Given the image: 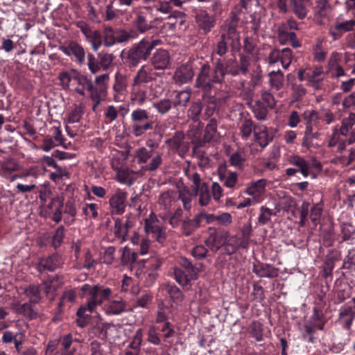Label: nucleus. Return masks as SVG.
Listing matches in <instances>:
<instances>
[{
	"label": "nucleus",
	"instance_id": "1",
	"mask_svg": "<svg viewBox=\"0 0 355 355\" xmlns=\"http://www.w3.org/2000/svg\"><path fill=\"white\" fill-rule=\"evenodd\" d=\"M159 73L149 64L142 65L137 71L131 83V99L139 105L150 100L146 85L155 80Z\"/></svg>",
	"mask_w": 355,
	"mask_h": 355
},
{
	"label": "nucleus",
	"instance_id": "2",
	"mask_svg": "<svg viewBox=\"0 0 355 355\" xmlns=\"http://www.w3.org/2000/svg\"><path fill=\"white\" fill-rule=\"evenodd\" d=\"M223 69L220 64H214L211 69L208 64H204L200 69L195 81V87L200 89L204 93L203 99L209 104H215L216 98L208 95L214 84H221Z\"/></svg>",
	"mask_w": 355,
	"mask_h": 355
},
{
	"label": "nucleus",
	"instance_id": "3",
	"mask_svg": "<svg viewBox=\"0 0 355 355\" xmlns=\"http://www.w3.org/2000/svg\"><path fill=\"white\" fill-rule=\"evenodd\" d=\"M160 44V40L144 38L137 44L132 45L127 52L123 51L124 53L123 58L128 66L135 67L141 60L146 61L151 54L153 49Z\"/></svg>",
	"mask_w": 355,
	"mask_h": 355
},
{
	"label": "nucleus",
	"instance_id": "4",
	"mask_svg": "<svg viewBox=\"0 0 355 355\" xmlns=\"http://www.w3.org/2000/svg\"><path fill=\"white\" fill-rule=\"evenodd\" d=\"M81 291L87 293L89 299L85 305L81 306L78 309L77 315L80 317L83 316L87 311L90 313L94 312L98 305L102 304L112 295V290L110 288L98 284L92 286L85 284L82 286Z\"/></svg>",
	"mask_w": 355,
	"mask_h": 355
},
{
	"label": "nucleus",
	"instance_id": "5",
	"mask_svg": "<svg viewBox=\"0 0 355 355\" xmlns=\"http://www.w3.org/2000/svg\"><path fill=\"white\" fill-rule=\"evenodd\" d=\"M180 268H173V275L176 282L182 286L190 284L191 281L196 280L198 274L204 270V265L199 263L193 265L186 257H181L179 259Z\"/></svg>",
	"mask_w": 355,
	"mask_h": 355
},
{
	"label": "nucleus",
	"instance_id": "6",
	"mask_svg": "<svg viewBox=\"0 0 355 355\" xmlns=\"http://www.w3.org/2000/svg\"><path fill=\"white\" fill-rule=\"evenodd\" d=\"M131 132L135 137L142 136L146 131L152 130L154 122L146 110L137 108L130 114Z\"/></svg>",
	"mask_w": 355,
	"mask_h": 355
},
{
	"label": "nucleus",
	"instance_id": "7",
	"mask_svg": "<svg viewBox=\"0 0 355 355\" xmlns=\"http://www.w3.org/2000/svg\"><path fill=\"white\" fill-rule=\"evenodd\" d=\"M135 157L139 164L146 163L150 158H152L150 163L143 168L144 171H154L159 168L162 162L161 153L153 154L152 150H148L144 147L137 150Z\"/></svg>",
	"mask_w": 355,
	"mask_h": 355
},
{
	"label": "nucleus",
	"instance_id": "8",
	"mask_svg": "<svg viewBox=\"0 0 355 355\" xmlns=\"http://www.w3.org/2000/svg\"><path fill=\"white\" fill-rule=\"evenodd\" d=\"M227 238L228 232L209 228V236L206 239L205 243L211 250L216 252L225 244Z\"/></svg>",
	"mask_w": 355,
	"mask_h": 355
},
{
	"label": "nucleus",
	"instance_id": "9",
	"mask_svg": "<svg viewBox=\"0 0 355 355\" xmlns=\"http://www.w3.org/2000/svg\"><path fill=\"white\" fill-rule=\"evenodd\" d=\"M59 49L67 56L73 55L76 58V61L79 64L84 63L85 51L83 47L76 42L70 41L68 43L60 46Z\"/></svg>",
	"mask_w": 355,
	"mask_h": 355
},
{
	"label": "nucleus",
	"instance_id": "10",
	"mask_svg": "<svg viewBox=\"0 0 355 355\" xmlns=\"http://www.w3.org/2000/svg\"><path fill=\"white\" fill-rule=\"evenodd\" d=\"M242 12L241 8L239 6H235L231 11L230 17L224 24L223 29L226 37L230 38L236 35L238 24L240 20V15Z\"/></svg>",
	"mask_w": 355,
	"mask_h": 355
},
{
	"label": "nucleus",
	"instance_id": "11",
	"mask_svg": "<svg viewBox=\"0 0 355 355\" xmlns=\"http://www.w3.org/2000/svg\"><path fill=\"white\" fill-rule=\"evenodd\" d=\"M166 144L173 150L175 151L181 157L189 150V146L184 141V134L178 131L174 136L165 141Z\"/></svg>",
	"mask_w": 355,
	"mask_h": 355
},
{
	"label": "nucleus",
	"instance_id": "12",
	"mask_svg": "<svg viewBox=\"0 0 355 355\" xmlns=\"http://www.w3.org/2000/svg\"><path fill=\"white\" fill-rule=\"evenodd\" d=\"M308 72L306 73V80L309 85L315 90L321 89L322 82L324 80V71L321 66H314L313 67H307Z\"/></svg>",
	"mask_w": 355,
	"mask_h": 355
},
{
	"label": "nucleus",
	"instance_id": "13",
	"mask_svg": "<svg viewBox=\"0 0 355 355\" xmlns=\"http://www.w3.org/2000/svg\"><path fill=\"white\" fill-rule=\"evenodd\" d=\"M150 63V66L155 69V71L167 69L171 63L169 53L162 49H157L151 58Z\"/></svg>",
	"mask_w": 355,
	"mask_h": 355
},
{
	"label": "nucleus",
	"instance_id": "14",
	"mask_svg": "<svg viewBox=\"0 0 355 355\" xmlns=\"http://www.w3.org/2000/svg\"><path fill=\"white\" fill-rule=\"evenodd\" d=\"M74 80L78 84V87L75 89V91L78 94L85 96V91L87 90L89 92V96L92 94V96H96V92L98 91V89L94 86L92 80L80 73H77L74 77Z\"/></svg>",
	"mask_w": 355,
	"mask_h": 355
},
{
	"label": "nucleus",
	"instance_id": "15",
	"mask_svg": "<svg viewBox=\"0 0 355 355\" xmlns=\"http://www.w3.org/2000/svg\"><path fill=\"white\" fill-rule=\"evenodd\" d=\"M178 199V194L175 190H167L162 192L159 197L157 203L161 210L168 214Z\"/></svg>",
	"mask_w": 355,
	"mask_h": 355
},
{
	"label": "nucleus",
	"instance_id": "16",
	"mask_svg": "<svg viewBox=\"0 0 355 355\" xmlns=\"http://www.w3.org/2000/svg\"><path fill=\"white\" fill-rule=\"evenodd\" d=\"M127 193L118 190L110 199V206L112 214L121 215L125 211Z\"/></svg>",
	"mask_w": 355,
	"mask_h": 355
},
{
	"label": "nucleus",
	"instance_id": "17",
	"mask_svg": "<svg viewBox=\"0 0 355 355\" xmlns=\"http://www.w3.org/2000/svg\"><path fill=\"white\" fill-rule=\"evenodd\" d=\"M266 180L265 179H259L249 183L245 192L253 197L254 202H258L261 200V196L266 191Z\"/></svg>",
	"mask_w": 355,
	"mask_h": 355
},
{
	"label": "nucleus",
	"instance_id": "18",
	"mask_svg": "<svg viewBox=\"0 0 355 355\" xmlns=\"http://www.w3.org/2000/svg\"><path fill=\"white\" fill-rule=\"evenodd\" d=\"M63 264V260L61 256L58 254H53L50 257L42 258L40 259L37 268L42 272L47 270L53 271Z\"/></svg>",
	"mask_w": 355,
	"mask_h": 355
},
{
	"label": "nucleus",
	"instance_id": "19",
	"mask_svg": "<svg viewBox=\"0 0 355 355\" xmlns=\"http://www.w3.org/2000/svg\"><path fill=\"white\" fill-rule=\"evenodd\" d=\"M196 21L200 29L208 33L214 27L216 19L207 11H200L196 15Z\"/></svg>",
	"mask_w": 355,
	"mask_h": 355
},
{
	"label": "nucleus",
	"instance_id": "20",
	"mask_svg": "<svg viewBox=\"0 0 355 355\" xmlns=\"http://www.w3.org/2000/svg\"><path fill=\"white\" fill-rule=\"evenodd\" d=\"M194 76L193 70L189 64L180 66L175 71L173 80L176 84L183 85L192 80Z\"/></svg>",
	"mask_w": 355,
	"mask_h": 355
},
{
	"label": "nucleus",
	"instance_id": "21",
	"mask_svg": "<svg viewBox=\"0 0 355 355\" xmlns=\"http://www.w3.org/2000/svg\"><path fill=\"white\" fill-rule=\"evenodd\" d=\"M252 271L259 277L275 278L279 275V269L268 263L258 262L253 265Z\"/></svg>",
	"mask_w": 355,
	"mask_h": 355
},
{
	"label": "nucleus",
	"instance_id": "22",
	"mask_svg": "<svg viewBox=\"0 0 355 355\" xmlns=\"http://www.w3.org/2000/svg\"><path fill=\"white\" fill-rule=\"evenodd\" d=\"M19 169L20 166L18 162L10 156L0 160V175L4 178H8L10 174Z\"/></svg>",
	"mask_w": 355,
	"mask_h": 355
},
{
	"label": "nucleus",
	"instance_id": "23",
	"mask_svg": "<svg viewBox=\"0 0 355 355\" xmlns=\"http://www.w3.org/2000/svg\"><path fill=\"white\" fill-rule=\"evenodd\" d=\"M354 312L351 306L344 305L340 307L339 311L338 320L341 322L343 327L346 329H349L355 318Z\"/></svg>",
	"mask_w": 355,
	"mask_h": 355
},
{
	"label": "nucleus",
	"instance_id": "24",
	"mask_svg": "<svg viewBox=\"0 0 355 355\" xmlns=\"http://www.w3.org/2000/svg\"><path fill=\"white\" fill-rule=\"evenodd\" d=\"M254 141L262 148H265L271 139L269 137L267 128L264 125H256L253 128Z\"/></svg>",
	"mask_w": 355,
	"mask_h": 355
},
{
	"label": "nucleus",
	"instance_id": "25",
	"mask_svg": "<svg viewBox=\"0 0 355 355\" xmlns=\"http://www.w3.org/2000/svg\"><path fill=\"white\" fill-rule=\"evenodd\" d=\"M63 205V198L60 197L53 198L48 205L49 213L52 214V218L56 223H59L62 219Z\"/></svg>",
	"mask_w": 355,
	"mask_h": 355
},
{
	"label": "nucleus",
	"instance_id": "26",
	"mask_svg": "<svg viewBox=\"0 0 355 355\" xmlns=\"http://www.w3.org/2000/svg\"><path fill=\"white\" fill-rule=\"evenodd\" d=\"M320 134L318 131H314V129L305 130L304 136L303 137L302 145L306 148L308 150L312 148H318L320 145L314 142L315 139H318Z\"/></svg>",
	"mask_w": 355,
	"mask_h": 355
},
{
	"label": "nucleus",
	"instance_id": "27",
	"mask_svg": "<svg viewBox=\"0 0 355 355\" xmlns=\"http://www.w3.org/2000/svg\"><path fill=\"white\" fill-rule=\"evenodd\" d=\"M290 163L297 167L298 170L304 178H307L309 175L311 165L310 163L304 157L299 155L291 156L290 158Z\"/></svg>",
	"mask_w": 355,
	"mask_h": 355
},
{
	"label": "nucleus",
	"instance_id": "28",
	"mask_svg": "<svg viewBox=\"0 0 355 355\" xmlns=\"http://www.w3.org/2000/svg\"><path fill=\"white\" fill-rule=\"evenodd\" d=\"M193 196H195L194 193H192L190 189L187 187L179 189L178 198L181 200L185 211H191Z\"/></svg>",
	"mask_w": 355,
	"mask_h": 355
},
{
	"label": "nucleus",
	"instance_id": "29",
	"mask_svg": "<svg viewBox=\"0 0 355 355\" xmlns=\"http://www.w3.org/2000/svg\"><path fill=\"white\" fill-rule=\"evenodd\" d=\"M200 225L199 216L196 214L193 219L183 220L181 225V231L183 234L188 236L191 235Z\"/></svg>",
	"mask_w": 355,
	"mask_h": 355
},
{
	"label": "nucleus",
	"instance_id": "30",
	"mask_svg": "<svg viewBox=\"0 0 355 355\" xmlns=\"http://www.w3.org/2000/svg\"><path fill=\"white\" fill-rule=\"evenodd\" d=\"M128 85V76L127 74L117 71L114 76L113 89L115 92L122 94L126 91Z\"/></svg>",
	"mask_w": 355,
	"mask_h": 355
},
{
	"label": "nucleus",
	"instance_id": "31",
	"mask_svg": "<svg viewBox=\"0 0 355 355\" xmlns=\"http://www.w3.org/2000/svg\"><path fill=\"white\" fill-rule=\"evenodd\" d=\"M309 2L304 0H291V6L293 12L300 19H304L308 13L307 3Z\"/></svg>",
	"mask_w": 355,
	"mask_h": 355
},
{
	"label": "nucleus",
	"instance_id": "32",
	"mask_svg": "<svg viewBox=\"0 0 355 355\" xmlns=\"http://www.w3.org/2000/svg\"><path fill=\"white\" fill-rule=\"evenodd\" d=\"M220 64L222 67L223 74H222V81H224V78L226 74H232L233 76H236L239 73V69L236 66V62L233 60H229L226 62H223L220 59H218L214 62V64Z\"/></svg>",
	"mask_w": 355,
	"mask_h": 355
},
{
	"label": "nucleus",
	"instance_id": "33",
	"mask_svg": "<svg viewBox=\"0 0 355 355\" xmlns=\"http://www.w3.org/2000/svg\"><path fill=\"white\" fill-rule=\"evenodd\" d=\"M269 83L272 88L279 90L283 87L284 76L281 70L272 71L268 73Z\"/></svg>",
	"mask_w": 355,
	"mask_h": 355
},
{
	"label": "nucleus",
	"instance_id": "34",
	"mask_svg": "<svg viewBox=\"0 0 355 355\" xmlns=\"http://www.w3.org/2000/svg\"><path fill=\"white\" fill-rule=\"evenodd\" d=\"M125 302L123 300H113L105 307V313L108 315H119L125 311Z\"/></svg>",
	"mask_w": 355,
	"mask_h": 355
},
{
	"label": "nucleus",
	"instance_id": "35",
	"mask_svg": "<svg viewBox=\"0 0 355 355\" xmlns=\"http://www.w3.org/2000/svg\"><path fill=\"white\" fill-rule=\"evenodd\" d=\"M194 195L199 196V204L202 207L207 206L211 202V195L209 188L207 183H202L200 190L194 191Z\"/></svg>",
	"mask_w": 355,
	"mask_h": 355
},
{
	"label": "nucleus",
	"instance_id": "36",
	"mask_svg": "<svg viewBox=\"0 0 355 355\" xmlns=\"http://www.w3.org/2000/svg\"><path fill=\"white\" fill-rule=\"evenodd\" d=\"M303 117L306 124L305 130L315 129L319 120L318 112L313 110H307L304 112Z\"/></svg>",
	"mask_w": 355,
	"mask_h": 355
},
{
	"label": "nucleus",
	"instance_id": "37",
	"mask_svg": "<svg viewBox=\"0 0 355 355\" xmlns=\"http://www.w3.org/2000/svg\"><path fill=\"white\" fill-rule=\"evenodd\" d=\"M217 135V121L215 119H211L205 127L203 141L210 142L214 140Z\"/></svg>",
	"mask_w": 355,
	"mask_h": 355
},
{
	"label": "nucleus",
	"instance_id": "38",
	"mask_svg": "<svg viewBox=\"0 0 355 355\" xmlns=\"http://www.w3.org/2000/svg\"><path fill=\"white\" fill-rule=\"evenodd\" d=\"M184 174L187 178L193 182V191L200 190L203 183L202 182L200 174L190 169L189 167L184 168Z\"/></svg>",
	"mask_w": 355,
	"mask_h": 355
},
{
	"label": "nucleus",
	"instance_id": "39",
	"mask_svg": "<svg viewBox=\"0 0 355 355\" xmlns=\"http://www.w3.org/2000/svg\"><path fill=\"white\" fill-rule=\"evenodd\" d=\"M248 332L256 341L259 342L263 340V325L259 321H252L249 325Z\"/></svg>",
	"mask_w": 355,
	"mask_h": 355
},
{
	"label": "nucleus",
	"instance_id": "40",
	"mask_svg": "<svg viewBox=\"0 0 355 355\" xmlns=\"http://www.w3.org/2000/svg\"><path fill=\"white\" fill-rule=\"evenodd\" d=\"M119 251L121 252V262L123 265L132 264L136 262L137 259V252H131L128 247L122 248Z\"/></svg>",
	"mask_w": 355,
	"mask_h": 355
},
{
	"label": "nucleus",
	"instance_id": "41",
	"mask_svg": "<svg viewBox=\"0 0 355 355\" xmlns=\"http://www.w3.org/2000/svg\"><path fill=\"white\" fill-rule=\"evenodd\" d=\"M329 8V5L327 0H320L318 3L314 18L318 24H322V19L327 16Z\"/></svg>",
	"mask_w": 355,
	"mask_h": 355
},
{
	"label": "nucleus",
	"instance_id": "42",
	"mask_svg": "<svg viewBox=\"0 0 355 355\" xmlns=\"http://www.w3.org/2000/svg\"><path fill=\"white\" fill-rule=\"evenodd\" d=\"M128 227L129 225L128 223H126L125 227H123L121 219L116 218L114 220V232L116 237L121 239V242H123L125 240Z\"/></svg>",
	"mask_w": 355,
	"mask_h": 355
},
{
	"label": "nucleus",
	"instance_id": "43",
	"mask_svg": "<svg viewBox=\"0 0 355 355\" xmlns=\"http://www.w3.org/2000/svg\"><path fill=\"white\" fill-rule=\"evenodd\" d=\"M254 126H253L252 121L247 117L243 118L241 120V125L239 127L241 137L244 139H247L251 135Z\"/></svg>",
	"mask_w": 355,
	"mask_h": 355
},
{
	"label": "nucleus",
	"instance_id": "44",
	"mask_svg": "<svg viewBox=\"0 0 355 355\" xmlns=\"http://www.w3.org/2000/svg\"><path fill=\"white\" fill-rule=\"evenodd\" d=\"M323 40L318 38L315 44L313 46V58L316 62H323L327 55V53L322 49Z\"/></svg>",
	"mask_w": 355,
	"mask_h": 355
},
{
	"label": "nucleus",
	"instance_id": "45",
	"mask_svg": "<svg viewBox=\"0 0 355 355\" xmlns=\"http://www.w3.org/2000/svg\"><path fill=\"white\" fill-rule=\"evenodd\" d=\"M15 311L30 320L35 318L37 315V312L34 311L31 303H24L19 305L15 309Z\"/></svg>",
	"mask_w": 355,
	"mask_h": 355
},
{
	"label": "nucleus",
	"instance_id": "46",
	"mask_svg": "<svg viewBox=\"0 0 355 355\" xmlns=\"http://www.w3.org/2000/svg\"><path fill=\"white\" fill-rule=\"evenodd\" d=\"M84 113V107L81 104L76 105L69 113L67 123H74L80 121Z\"/></svg>",
	"mask_w": 355,
	"mask_h": 355
},
{
	"label": "nucleus",
	"instance_id": "47",
	"mask_svg": "<svg viewBox=\"0 0 355 355\" xmlns=\"http://www.w3.org/2000/svg\"><path fill=\"white\" fill-rule=\"evenodd\" d=\"M133 172L124 167L116 172V180L121 183H128L129 186L132 184Z\"/></svg>",
	"mask_w": 355,
	"mask_h": 355
},
{
	"label": "nucleus",
	"instance_id": "48",
	"mask_svg": "<svg viewBox=\"0 0 355 355\" xmlns=\"http://www.w3.org/2000/svg\"><path fill=\"white\" fill-rule=\"evenodd\" d=\"M293 53L289 48H284L279 51V60L281 62L284 69H288L293 60Z\"/></svg>",
	"mask_w": 355,
	"mask_h": 355
},
{
	"label": "nucleus",
	"instance_id": "49",
	"mask_svg": "<svg viewBox=\"0 0 355 355\" xmlns=\"http://www.w3.org/2000/svg\"><path fill=\"white\" fill-rule=\"evenodd\" d=\"M87 41L91 43L93 50L96 52L102 45V35L98 31H92L87 37Z\"/></svg>",
	"mask_w": 355,
	"mask_h": 355
},
{
	"label": "nucleus",
	"instance_id": "50",
	"mask_svg": "<svg viewBox=\"0 0 355 355\" xmlns=\"http://www.w3.org/2000/svg\"><path fill=\"white\" fill-rule=\"evenodd\" d=\"M355 122V114L350 113L347 118H345L342 121V125L339 130L338 133L340 135L346 136L349 130L352 128V126Z\"/></svg>",
	"mask_w": 355,
	"mask_h": 355
},
{
	"label": "nucleus",
	"instance_id": "51",
	"mask_svg": "<svg viewBox=\"0 0 355 355\" xmlns=\"http://www.w3.org/2000/svg\"><path fill=\"white\" fill-rule=\"evenodd\" d=\"M183 215V211L181 208H178L171 216H164L163 218L166 220L168 218V223L172 227H178L180 225V222H182V218Z\"/></svg>",
	"mask_w": 355,
	"mask_h": 355
},
{
	"label": "nucleus",
	"instance_id": "52",
	"mask_svg": "<svg viewBox=\"0 0 355 355\" xmlns=\"http://www.w3.org/2000/svg\"><path fill=\"white\" fill-rule=\"evenodd\" d=\"M229 162L232 166L241 168L245 162V154L242 151H236L233 153L229 159Z\"/></svg>",
	"mask_w": 355,
	"mask_h": 355
},
{
	"label": "nucleus",
	"instance_id": "53",
	"mask_svg": "<svg viewBox=\"0 0 355 355\" xmlns=\"http://www.w3.org/2000/svg\"><path fill=\"white\" fill-rule=\"evenodd\" d=\"M275 214V213L272 209L265 206H262L260 208V212L258 217V223L260 225H266L270 220L271 216Z\"/></svg>",
	"mask_w": 355,
	"mask_h": 355
},
{
	"label": "nucleus",
	"instance_id": "54",
	"mask_svg": "<svg viewBox=\"0 0 355 355\" xmlns=\"http://www.w3.org/2000/svg\"><path fill=\"white\" fill-rule=\"evenodd\" d=\"M75 341H76V339H73L71 334L61 336L59 340L61 348L59 351H70L72 347H75L73 345Z\"/></svg>",
	"mask_w": 355,
	"mask_h": 355
},
{
	"label": "nucleus",
	"instance_id": "55",
	"mask_svg": "<svg viewBox=\"0 0 355 355\" xmlns=\"http://www.w3.org/2000/svg\"><path fill=\"white\" fill-rule=\"evenodd\" d=\"M225 250L229 254H232L234 253L240 245V241L239 239L236 236H233L231 237H229L227 239L226 243H225Z\"/></svg>",
	"mask_w": 355,
	"mask_h": 355
},
{
	"label": "nucleus",
	"instance_id": "56",
	"mask_svg": "<svg viewBox=\"0 0 355 355\" xmlns=\"http://www.w3.org/2000/svg\"><path fill=\"white\" fill-rule=\"evenodd\" d=\"M153 107L155 108L159 113L164 114L171 110L172 103L169 99L165 98L154 103Z\"/></svg>",
	"mask_w": 355,
	"mask_h": 355
},
{
	"label": "nucleus",
	"instance_id": "57",
	"mask_svg": "<svg viewBox=\"0 0 355 355\" xmlns=\"http://www.w3.org/2000/svg\"><path fill=\"white\" fill-rule=\"evenodd\" d=\"M25 294L29 297L31 303H37L40 300V290L36 286H29L25 290Z\"/></svg>",
	"mask_w": 355,
	"mask_h": 355
},
{
	"label": "nucleus",
	"instance_id": "58",
	"mask_svg": "<svg viewBox=\"0 0 355 355\" xmlns=\"http://www.w3.org/2000/svg\"><path fill=\"white\" fill-rule=\"evenodd\" d=\"M153 295L149 293H142L137 300L134 308L141 307L146 308L152 302Z\"/></svg>",
	"mask_w": 355,
	"mask_h": 355
},
{
	"label": "nucleus",
	"instance_id": "59",
	"mask_svg": "<svg viewBox=\"0 0 355 355\" xmlns=\"http://www.w3.org/2000/svg\"><path fill=\"white\" fill-rule=\"evenodd\" d=\"M354 26L355 20L350 19L344 22H336L335 24V29L340 33H343L352 31Z\"/></svg>",
	"mask_w": 355,
	"mask_h": 355
},
{
	"label": "nucleus",
	"instance_id": "60",
	"mask_svg": "<svg viewBox=\"0 0 355 355\" xmlns=\"http://www.w3.org/2000/svg\"><path fill=\"white\" fill-rule=\"evenodd\" d=\"M116 43V33L111 27L105 29L103 44L107 47H110Z\"/></svg>",
	"mask_w": 355,
	"mask_h": 355
},
{
	"label": "nucleus",
	"instance_id": "61",
	"mask_svg": "<svg viewBox=\"0 0 355 355\" xmlns=\"http://www.w3.org/2000/svg\"><path fill=\"white\" fill-rule=\"evenodd\" d=\"M109 78L108 74H102L95 78V83L97 85L96 88L99 94L105 92Z\"/></svg>",
	"mask_w": 355,
	"mask_h": 355
},
{
	"label": "nucleus",
	"instance_id": "62",
	"mask_svg": "<svg viewBox=\"0 0 355 355\" xmlns=\"http://www.w3.org/2000/svg\"><path fill=\"white\" fill-rule=\"evenodd\" d=\"M341 233L343 240H348L355 234V226L349 223H344L341 225Z\"/></svg>",
	"mask_w": 355,
	"mask_h": 355
},
{
	"label": "nucleus",
	"instance_id": "63",
	"mask_svg": "<svg viewBox=\"0 0 355 355\" xmlns=\"http://www.w3.org/2000/svg\"><path fill=\"white\" fill-rule=\"evenodd\" d=\"M83 211L86 218H96L98 216L97 205L95 203L85 204Z\"/></svg>",
	"mask_w": 355,
	"mask_h": 355
},
{
	"label": "nucleus",
	"instance_id": "64",
	"mask_svg": "<svg viewBox=\"0 0 355 355\" xmlns=\"http://www.w3.org/2000/svg\"><path fill=\"white\" fill-rule=\"evenodd\" d=\"M191 97L190 92L187 91H181L176 95V100L174 103L175 106L182 105L185 106Z\"/></svg>",
	"mask_w": 355,
	"mask_h": 355
}]
</instances>
